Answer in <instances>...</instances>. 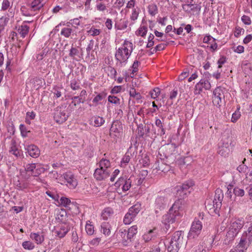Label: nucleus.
Listing matches in <instances>:
<instances>
[{
	"label": "nucleus",
	"mask_w": 252,
	"mask_h": 252,
	"mask_svg": "<svg viewBox=\"0 0 252 252\" xmlns=\"http://www.w3.org/2000/svg\"><path fill=\"white\" fill-rule=\"evenodd\" d=\"M133 51V44L128 41H125L122 46L116 50L115 57L116 65L119 67L125 66Z\"/></svg>",
	"instance_id": "f257e3e1"
},
{
	"label": "nucleus",
	"mask_w": 252,
	"mask_h": 252,
	"mask_svg": "<svg viewBox=\"0 0 252 252\" xmlns=\"http://www.w3.org/2000/svg\"><path fill=\"white\" fill-rule=\"evenodd\" d=\"M243 227V223L241 220H237L231 223L226 237L228 241L233 240Z\"/></svg>",
	"instance_id": "f03ea898"
},
{
	"label": "nucleus",
	"mask_w": 252,
	"mask_h": 252,
	"mask_svg": "<svg viewBox=\"0 0 252 252\" xmlns=\"http://www.w3.org/2000/svg\"><path fill=\"white\" fill-rule=\"evenodd\" d=\"M181 216L180 212L175 213L172 210H169L168 212L163 216L162 222L165 225L167 230L170 228V224L174 223L177 219Z\"/></svg>",
	"instance_id": "7ed1b4c3"
},
{
	"label": "nucleus",
	"mask_w": 252,
	"mask_h": 252,
	"mask_svg": "<svg viewBox=\"0 0 252 252\" xmlns=\"http://www.w3.org/2000/svg\"><path fill=\"white\" fill-rule=\"evenodd\" d=\"M176 151V147L172 144H167L160 148L158 151V158L164 160V158H168L172 156Z\"/></svg>",
	"instance_id": "20e7f679"
},
{
	"label": "nucleus",
	"mask_w": 252,
	"mask_h": 252,
	"mask_svg": "<svg viewBox=\"0 0 252 252\" xmlns=\"http://www.w3.org/2000/svg\"><path fill=\"white\" fill-rule=\"evenodd\" d=\"M240 242L244 247L248 248L252 243V221L250 223L247 230L245 231L241 237Z\"/></svg>",
	"instance_id": "39448f33"
},
{
	"label": "nucleus",
	"mask_w": 252,
	"mask_h": 252,
	"mask_svg": "<svg viewBox=\"0 0 252 252\" xmlns=\"http://www.w3.org/2000/svg\"><path fill=\"white\" fill-rule=\"evenodd\" d=\"M202 228L201 222L198 220H195L192 223L190 231L188 234V238H194L200 233Z\"/></svg>",
	"instance_id": "423d86ee"
},
{
	"label": "nucleus",
	"mask_w": 252,
	"mask_h": 252,
	"mask_svg": "<svg viewBox=\"0 0 252 252\" xmlns=\"http://www.w3.org/2000/svg\"><path fill=\"white\" fill-rule=\"evenodd\" d=\"M224 96L223 91L220 87H217L213 91V96L212 102L214 105L220 107L222 103V99H224Z\"/></svg>",
	"instance_id": "0eeeda50"
},
{
	"label": "nucleus",
	"mask_w": 252,
	"mask_h": 252,
	"mask_svg": "<svg viewBox=\"0 0 252 252\" xmlns=\"http://www.w3.org/2000/svg\"><path fill=\"white\" fill-rule=\"evenodd\" d=\"M230 144L231 140L228 138L226 140L223 139L221 145L219 147L218 154L222 157H225L228 156L230 152L229 147Z\"/></svg>",
	"instance_id": "6e6552de"
},
{
	"label": "nucleus",
	"mask_w": 252,
	"mask_h": 252,
	"mask_svg": "<svg viewBox=\"0 0 252 252\" xmlns=\"http://www.w3.org/2000/svg\"><path fill=\"white\" fill-rule=\"evenodd\" d=\"M122 124L120 121L118 120L115 121L113 122L111 127L110 129V135L116 137L121 136L123 132Z\"/></svg>",
	"instance_id": "1a4fd4ad"
},
{
	"label": "nucleus",
	"mask_w": 252,
	"mask_h": 252,
	"mask_svg": "<svg viewBox=\"0 0 252 252\" xmlns=\"http://www.w3.org/2000/svg\"><path fill=\"white\" fill-rule=\"evenodd\" d=\"M110 174L108 169H102L100 167L96 168L94 172V178L98 181H101L107 178Z\"/></svg>",
	"instance_id": "9d476101"
},
{
	"label": "nucleus",
	"mask_w": 252,
	"mask_h": 252,
	"mask_svg": "<svg viewBox=\"0 0 252 252\" xmlns=\"http://www.w3.org/2000/svg\"><path fill=\"white\" fill-rule=\"evenodd\" d=\"M68 116L66 113L65 110H62L61 108L58 109L54 116V119L59 124H62L65 122Z\"/></svg>",
	"instance_id": "9b49d317"
},
{
	"label": "nucleus",
	"mask_w": 252,
	"mask_h": 252,
	"mask_svg": "<svg viewBox=\"0 0 252 252\" xmlns=\"http://www.w3.org/2000/svg\"><path fill=\"white\" fill-rule=\"evenodd\" d=\"M194 184L193 182L191 180L186 182L178 189V193L181 197L187 195L188 193L190 192V191L188 190V189H189L190 187H192Z\"/></svg>",
	"instance_id": "f8f14e48"
},
{
	"label": "nucleus",
	"mask_w": 252,
	"mask_h": 252,
	"mask_svg": "<svg viewBox=\"0 0 252 252\" xmlns=\"http://www.w3.org/2000/svg\"><path fill=\"white\" fill-rule=\"evenodd\" d=\"M64 178L67 182L66 185L70 189H74L77 185V181L70 172L63 174Z\"/></svg>",
	"instance_id": "ddd939ff"
},
{
	"label": "nucleus",
	"mask_w": 252,
	"mask_h": 252,
	"mask_svg": "<svg viewBox=\"0 0 252 252\" xmlns=\"http://www.w3.org/2000/svg\"><path fill=\"white\" fill-rule=\"evenodd\" d=\"M223 198V193L222 190L219 189H217L213 200L214 207H215V210L220 207Z\"/></svg>",
	"instance_id": "4468645a"
},
{
	"label": "nucleus",
	"mask_w": 252,
	"mask_h": 252,
	"mask_svg": "<svg viewBox=\"0 0 252 252\" xmlns=\"http://www.w3.org/2000/svg\"><path fill=\"white\" fill-rule=\"evenodd\" d=\"M171 241L177 244V245H181L182 246L184 245L186 242L184 238V232L182 231L175 232L173 234Z\"/></svg>",
	"instance_id": "2eb2a0df"
},
{
	"label": "nucleus",
	"mask_w": 252,
	"mask_h": 252,
	"mask_svg": "<svg viewBox=\"0 0 252 252\" xmlns=\"http://www.w3.org/2000/svg\"><path fill=\"white\" fill-rule=\"evenodd\" d=\"M9 152L17 158H21L23 156L22 151L17 147L16 141L14 139L11 140V147Z\"/></svg>",
	"instance_id": "dca6fc26"
},
{
	"label": "nucleus",
	"mask_w": 252,
	"mask_h": 252,
	"mask_svg": "<svg viewBox=\"0 0 252 252\" xmlns=\"http://www.w3.org/2000/svg\"><path fill=\"white\" fill-rule=\"evenodd\" d=\"M29 155L32 158H36L40 155V150L38 148L34 145H30L25 148Z\"/></svg>",
	"instance_id": "f3484780"
},
{
	"label": "nucleus",
	"mask_w": 252,
	"mask_h": 252,
	"mask_svg": "<svg viewBox=\"0 0 252 252\" xmlns=\"http://www.w3.org/2000/svg\"><path fill=\"white\" fill-rule=\"evenodd\" d=\"M69 230L68 225L66 224H62L59 226L58 229H56L55 233L56 236L60 238H63Z\"/></svg>",
	"instance_id": "a211bd4d"
},
{
	"label": "nucleus",
	"mask_w": 252,
	"mask_h": 252,
	"mask_svg": "<svg viewBox=\"0 0 252 252\" xmlns=\"http://www.w3.org/2000/svg\"><path fill=\"white\" fill-rule=\"evenodd\" d=\"M155 165L156 169L164 173L168 171L170 169V166L167 163H164L163 160L160 159L157 161Z\"/></svg>",
	"instance_id": "6ab92c4d"
},
{
	"label": "nucleus",
	"mask_w": 252,
	"mask_h": 252,
	"mask_svg": "<svg viewBox=\"0 0 252 252\" xmlns=\"http://www.w3.org/2000/svg\"><path fill=\"white\" fill-rule=\"evenodd\" d=\"M184 203V201L183 199H179L174 202L170 210L174 211L175 213L176 212H180V211L183 210L184 209L183 207Z\"/></svg>",
	"instance_id": "aec40b11"
},
{
	"label": "nucleus",
	"mask_w": 252,
	"mask_h": 252,
	"mask_svg": "<svg viewBox=\"0 0 252 252\" xmlns=\"http://www.w3.org/2000/svg\"><path fill=\"white\" fill-rule=\"evenodd\" d=\"M140 209L141 205L139 204H136L129 209L127 213L128 214H129L130 216L132 218L134 219V218L140 212Z\"/></svg>",
	"instance_id": "412c9836"
},
{
	"label": "nucleus",
	"mask_w": 252,
	"mask_h": 252,
	"mask_svg": "<svg viewBox=\"0 0 252 252\" xmlns=\"http://www.w3.org/2000/svg\"><path fill=\"white\" fill-rule=\"evenodd\" d=\"M140 209L141 205L139 204H136L129 209L127 213L128 214H129L130 216L132 218L134 219V218L140 212Z\"/></svg>",
	"instance_id": "4be33fe9"
},
{
	"label": "nucleus",
	"mask_w": 252,
	"mask_h": 252,
	"mask_svg": "<svg viewBox=\"0 0 252 252\" xmlns=\"http://www.w3.org/2000/svg\"><path fill=\"white\" fill-rule=\"evenodd\" d=\"M165 205V200L164 197L158 196L156 199L155 207L156 209H159L161 210L164 209Z\"/></svg>",
	"instance_id": "5701e85b"
},
{
	"label": "nucleus",
	"mask_w": 252,
	"mask_h": 252,
	"mask_svg": "<svg viewBox=\"0 0 252 252\" xmlns=\"http://www.w3.org/2000/svg\"><path fill=\"white\" fill-rule=\"evenodd\" d=\"M101 232L105 236H109L111 233V225L108 222H103L101 224Z\"/></svg>",
	"instance_id": "b1692460"
},
{
	"label": "nucleus",
	"mask_w": 252,
	"mask_h": 252,
	"mask_svg": "<svg viewBox=\"0 0 252 252\" xmlns=\"http://www.w3.org/2000/svg\"><path fill=\"white\" fill-rule=\"evenodd\" d=\"M157 235V229L156 228H154L148 231L147 233L144 234L143 237L145 242H148L153 238L155 237Z\"/></svg>",
	"instance_id": "393cba45"
},
{
	"label": "nucleus",
	"mask_w": 252,
	"mask_h": 252,
	"mask_svg": "<svg viewBox=\"0 0 252 252\" xmlns=\"http://www.w3.org/2000/svg\"><path fill=\"white\" fill-rule=\"evenodd\" d=\"M127 235V231L125 229L124 231L121 233V237L122 238V243L124 246H128L131 242V238L130 237H126Z\"/></svg>",
	"instance_id": "a878e982"
},
{
	"label": "nucleus",
	"mask_w": 252,
	"mask_h": 252,
	"mask_svg": "<svg viewBox=\"0 0 252 252\" xmlns=\"http://www.w3.org/2000/svg\"><path fill=\"white\" fill-rule=\"evenodd\" d=\"M31 238L34 240L37 244H41L44 240V235L38 233H32Z\"/></svg>",
	"instance_id": "bb28decb"
},
{
	"label": "nucleus",
	"mask_w": 252,
	"mask_h": 252,
	"mask_svg": "<svg viewBox=\"0 0 252 252\" xmlns=\"http://www.w3.org/2000/svg\"><path fill=\"white\" fill-rule=\"evenodd\" d=\"M42 1L43 0H34L31 3V10H39L43 6Z\"/></svg>",
	"instance_id": "cd10ccee"
},
{
	"label": "nucleus",
	"mask_w": 252,
	"mask_h": 252,
	"mask_svg": "<svg viewBox=\"0 0 252 252\" xmlns=\"http://www.w3.org/2000/svg\"><path fill=\"white\" fill-rule=\"evenodd\" d=\"M193 0H187L186 3L189 6L190 10L199 12L201 9V6L198 4L193 3Z\"/></svg>",
	"instance_id": "c85d7f7f"
},
{
	"label": "nucleus",
	"mask_w": 252,
	"mask_h": 252,
	"mask_svg": "<svg viewBox=\"0 0 252 252\" xmlns=\"http://www.w3.org/2000/svg\"><path fill=\"white\" fill-rule=\"evenodd\" d=\"M59 202L61 205L66 208L68 207L70 208V206H75L69 198L65 197H62Z\"/></svg>",
	"instance_id": "c756f323"
},
{
	"label": "nucleus",
	"mask_w": 252,
	"mask_h": 252,
	"mask_svg": "<svg viewBox=\"0 0 252 252\" xmlns=\"http://www.w3.org/2000/svg\"><path fill=\"white\" fill-rule=\"evenodd\" d=\"M181 247V245H177V244L170 241V244L167 248V251L168 252H178Z\"/></svg>",
	"instance_id": "7c9ffc66"
},
{
	"label": "nucleus",
	"mask_w": 252,
	"mask_h": 252,
	"mask_svg": "<svg viewBox=\"0 0 252 252\" xmlns=\"http://www.w3.org/2000/svg\"><path fill=\"white\" fill-rule=\"evenodd\" d=\"M113 213V211L112 208L108 207L104 209L102 213L101 217L103 220H107Z\"/></svg>",
	"instance_id": "2f4dec72"
},
{
	"label": "nucleus",
	"mask_w": 252,
	"mask_h": 252,
	"mask_svg": "<svg viewBox=\"0 0 252 252\" xmlns=\"http://www.w3.org/2000/svg\"><path fill=\"white\" fill-rule=\"evenodd\" d=\"M156 126L159 127L160 129V130H158V135L162 136L165 134V129L163 128V124L161 122V121L159 119H156V122H155Z\"/></svg>",
	"instance_id": "473e14b6"
},
{
	"label": "nucleus",
	"mask_w": 252,
	"mask_h": 252,
	"mask_svg": "<svg viewBox=\"0 0 252 252\" xmlns=\"http://www.w3.org/2000/svg\"><path fill=\"white\" fill-rule=\"evenodd\" d=\"M29 27L26 25H21L18 29V32L23 38H24L26 36L29 32Z\"/></svg>",
	"instance_id": "72a5a7b5"
},
{
	"label": "nucleus",
	"mask_w": 252,
	"mask_h": 252,
	"mask_svg": "<svg viewBox=\"0 0 252 252\" xmlns=\"http://www.w3.org/2000/svg\"><path fill=\"white\" fill-rule=\"evenodd\" d=\"M73 33V30L70 28H63L62 29L61 35L64 36L66 38H69Z\"/></svg>",
	"instance_id": "f704fd0d"
},
{
	"label": "nucleus",
	"mask_w": 252,
	"mask_h": 252,
	"mask_svg": "<svg viewBox=\"0 0 252 252\" xmlns=\"http://www.w3.org/2000/svg\"><path fill=\"white\" fill-rule=\"evenodd\" d=\"M92 120H94V126H101L105 122V120L104 119L100 116H95L93 117Z\"/></svg>",
	"instance_id": "c9c22d12"
},
{
	"label": "nucleus",
	"mask_w": 252,
	"mask_h": 252,
	"mask_svg": "<svg viewBox=\"0 0 252 252\" xmlns=\"http://www.w3.org/2000/svg\"><path fill=\"white\" fill-rule=\"evenodd\" d=\"M99 167L104 169H108L110 166V162L108 159L102 158L99 161Z\"/></svg>",
	"instance_id": "e433bc0d"
},
{
	"label": "nucleus",
	"mask_w": 252,
	"mask_h": 252,
	"mask_svg": "<svg viewBox=\"0 0 252 252\" xmlns=\"http://www.w3.org/2000/svg\"><path fill=\"white\" fill-rule=\"evenodd\" d=\"M137 232V227L136 225H133L130 227L127 231V235L126 237H130L131 238L135 235Z\"/></svg>",
	"instance_id": "4c0bfd02"
},
{
	"label": "nucleus",
	"mask_w": 252,
	"mask_h": 252,
	"mask_svg": "<svg viewBox=\"0 0 252 252\" xmlns=\"http://www.w3.org/2000/svg\"><path fill=\"white\" fill-rule=\"evenodd\" d=\"M248 248L247 247H244V245L241 244V242H239L238 244L233 249H232L234 252H246V250Z\"/></svg>",
	"instance_id": "58836bf2"
},
{
	"label": "nucleus",
	"mask_w": 252,
	"mask_h": 252,
	"mask_svg": "<svg viewBox=\"0 0 252 252\" xmlns=\"http://www.w3.org/2000/svg\"><path fill=\"white\" fill-rule=\"evenodd\" d=\"M129 94L131 97H133L136 100H139L141 99L142 96L140 93H137L134 88H132L129 92Z\"/></svg>",
	"instance_id": "ea45409f"
},
{
	"label": "nucleus",
	"mask_w": 252,
	"mask_h": 252,
	"mask_svg": "<svg viewBox=\"0 0 252 252\" xmlns=\"http://www.w3.org/2000/svg\"><path fill=\"white\" fill-rule=\"evenodd\" d=\"M19 128L22 136L23 137L28 136V134L30 132V131L27 130L26 126L23 124H21Z\"/></svg>",
	"instance_id": "a19ab883"
},
{
	"label": "nucleus",
	"mask_w": 252,
	"mask_h": 252,
	"mask_svg": "<svg viewBox=\"0 0 252 252\" xmlns=\"http://www.w3.org/2000/svg\"><path fill=\"white\" fill-rule=\"evenodd\" d=\"M15 186L17 189L22 190L27 188L28 184L24 182H20L19 181H18L15 184Z\"/></svg>",
	"instance_id": "79ce46f5"
},
{
	"label": "nucleus",
	"mask_w": 252,
	"mask_h": 252,
	"mask_svg": "<svg viewBox=\"0 0 252 252\" xmlns=\"http://www.w3.org/2000/svg\"><path fill=\"white\" fill-rule=\"evenodd\" d=\"M203 83L202 81H199L195 86L194 94H200L202 91Z\"/></svg>",
	"instance_id": "37998d69"
},
{
	"label": "nucleus",
	"mask_w": 252,
	"mask_h": 252,
	"mask_svg": "<svg viewBox=\"0 0 252 252\" xmlns=\"http://www.w3.org/2000/svg\"><path fill=\"white\" fill-rule=\"evenodd\" d=\"M106 96V94L104 93H99L93 99V102L97 103L98 101L104 99Z\"/></svg>",
	"instance_id": "c03bdc74"
},
{
	"label": "nucleus",
	"mask_w": 252,
	"mask_h": 252,
	"mask_svg": "<svg viewBox=\"0 0 252 252\" xmlns=\"http://www.w3.org/2000/svg\"><path fill=\"white\" fill-rule=\"evenodd\" d=\"M233 193L235 196L242 197L245 194V191L244 189H240L238 187H235L233 189Z\"/></svg>",
	"instance_id": "a18cd8bd"
},
{
	"label": "nucleus",
	"mask_w": 252,
	"mask_h": 252,
	"mask_svg": "<svg viewBox=\"0 0 252 252\" xmlns=\"http://www.w3.org/2000/svg\"><path fill=\"white\" fill-rule=\"evenodd\" d=\"M131 185V181L130 179H127L126 181L124 182L123 186L122 187V189L123 191H127Z\"/></svg>",
	"instance_id": "49530a36"
},
{
	"label": "nucleus",
	"mask_w": 252,
	"mask_h": 252,
	"mask_svg": "<svg viewBox=\"0 0 252 252\" xmlns=\"http://www.w3.org/2000/svg\"><path fill=\"white\" fill-rule=\"evenodd\" d=\"M22 246L25 249L28 250H32L34 247V244L30 241L24 242L22 243Z\"/></svg>",
	"instance_id": "de8ad7c7"
},
{
	"label": "nucleus",
	"mask_w": 252,
	"mask_h": 252,
	"mask_svg": "<svg viewBox=\"0 0 252 252\" xmlns=\"http://www.w3.org/2000/svg\"><path fill=\"white\" fill-rule=\"evenodd\" d=\"M36 165L35 163H29L27 164L25 167V170L27 172H31L32 174L34 172V170L36 168Z\"/></svg>",
	"instance_id": "09e8293b"
},
{
	"label": "nucleus",
	"mask_w": 252,
	"mask_h": 252,
	"mask_svg": "<svg viewBox=\"0 0 252 252\" xmlns=\"http://www.w3.org/2000/svg\"><path fill=\"white\" fill-rule=\"evenodd\" d=\"M72 103H73L74 106L79 104L80 103H84V101L82 100V98L79 96H75L73 97L72 98Z\"/></svg>",
	"instance_id": "8fccbe9b"
},
{
	"label": "nucleus",
	"mask_w": 252,
	"mask_h": 252,
	"mask_svg": "<svg viewBox=\"0 0 252 252\" xmlns=\"http://www.w3.org/2000/svg\"><path fill=\"white\" fill-rule=\"evenodd\" d=\"M160 94V90L158 88H155L152 91L150 92V95L152 98H156Z\"/></svg>",
	"instance_id": "3c124183"
},
{
	"label": "nucleus",
	"mask_w": 252,
	"mask_h": 252,
	"mask_svg": "<svg viewBox=\"0 0 252 252\" xmlns=\"http://www.w3.org/2000/svg\"><path fill=\"white\" fill-rule=\"evenodd\" d=\"M88 32L91 35L94 36L100 34V30L99 29H95L94 28H91V29L88 31Z\"/></svg>",
	"instance_id": "603ef678"
},
{
	"label": "nucleus",
	"mask_w": 252,
	"mask_h": 252,
	"mask_svg": "<svg viewBox=\"0 0 252 252\" xmlns=\"http://www.w3.org/2000/svg\"><path fill=\"white\" fill-rule=\"evenodd\" d=\"M158 12V8L156 5H152L149 6V12L152 16H154Z\"/></svg>",
	"instance_id": "864d4df0"
},
{
	"label": "nucleus",
	"mask_w": 252,
	"mask_h": 252,
	"mask_svg": "<svg viewBox=\"0 0 252 252\" xmlns=\"http://www.w3.org/2000/svg\"><path fill=\"white\" fill-rule=\"evenodd\" d=\"M86 231L89 235H92L94 232V227L93 225L87 223L86 225Z\"/></svg>",
	"instance_id": "5fc2aeb1"
},
{
	"label": "nucleus",
	"mask_w": 252,
	"mask_h": 252,
	"mask_svg": "<svg viewBox=\"0 0 252 252\" xmlns=\"http://www.w3.org/2000/svg\"><path fill=\"white\" fill-rule=\"evenodd\" d=\"M35 171L33 174H32V176L37 177L39 176L41 173H43L45 171V169L42 167H38V166H36L35 169Z\"/></svg>",
	"instance_id": "6e6d98bb"
},
{
	"label": "nucleus",
	"mask_w": 252,
	"mask_h": 252,
	"mask_svg": "<svg viewBox=\"0 0 252 252\" xmlns=\"http://www.w3.org/2000/svg\"><path fill=\"white\" fill-rule=\"evenodd\" d=\"M241 114L239 111V109L237 111H235L232 116L231 118V122L233 123H235L240 117Z\"/></svg>",
	"instance_id": "4d7b16f0"
},
{
	"label": "nucleus",
	"mask_w": 252,
	"mask_h": 252,
	"mask_svg": "<svg viewBox=\"0 0 252 252\" xmlns=\"http://www.w3.org/2000/svg\"><path fill=\"white\" fill-rule=\"evenodd\" d=\"M9 20L8 18L6 17H2L0 18V28L3 29L4 26L7 24Z\"/></svg>",
	"instance_id": "13d9d810"
},
{
	"label": "nucleus",
	"mask_w": 252,
	"mask_h": 252,
	"mask_svg": "<svg viewBox=\"0 0 252 252\" xmlns=\"http://www.w3.org/2000/svg\"><path fill=\"white\" fill-rule=\"evenodd\" d=\"M133 220V219L130 216L129 214L126 213L124 218V222L126 224H130Z\"/></svg>",
	"instance_id": "bf43d9fd"
},
{
	"label": "nucleus",
	"mask_w": 252,
	"mask_h": 252,
	"mask_svg": "<svg viewBox=\"0 0 252 252\" xmlns=\"http://www.w3.org/2000/svg\"><path fill=\"white\" fill-rule=\"evenodd\" d=\"M108 100L109 102L114 104H118L120 102V99L115 96L109 95Z\"/></svg>",
	"instance_id": "052dcab7"
},
{
	"label": "nucleus",
	"mask_w": 252,
	"mask_h": 252,
	"mask_svg": "<svg viewBox=\"0 0 252 252\" xmlns=\"http://www.w3.org/2000/svg\"><path fill=\"white\" fill-rule=\"evenodd\" d=\"M147 32V28L145 26H143L140 28L138 30V34L141 36H144Z\"/></svg>",
	"instance_id": "680f3d73"
},
{
	"label": "nucleus",
	"mask_w": 252,
	"mask_h": 252,
	"mask_svg": "<svg viewBox=\"0 0 252 252\" xmlns=\"http://www.w3.org/2000/svg\"><path fill=\"white\" fill-rule=\"evenodd\" d=\"M96 9L99 11H104L106 9V5L101 2H97L96 5Z\"/></svg>",
	"instance_id": "e2e57ef3"
},
{
	"label": "nucleus",
	"mask_w": 252,
	"mask_h": 252,
	"mask_svg": "<svg viewBox=\"0 0 252 252\" xmlns=\"http://www.w3.org/2000/svg\"><path fill=\"white\" fill-rule=\"evenodd\" d=\"M242 21L245 25H249L251 24V18L247 15H244L242 17Z\"/></svg>",
	"instance_id": "0e129e2a"
},
{
	"label": "nucleus",
	"mask_w": 252,
	"mask_h": 252,
	"mask_svg": "<svg viewBox=\"0 0 252 252\" xmlns=\"http://www.w3.org/2000/svg\"><path fill=\"white\" fill-rule=\"evenodd\" d=\"M79 53L78 50L74 47H71L69 51V55L72 58H74L76 55Z\"/></svg>",
	"instance_id": "69168bd1"
},
{
	"label": "nucleus",
	"mask_w": 252,
	"mask_h": 252,
	"mask_svg": "<svg viewBox=\"0 0 252 252\" xmlns=\"http://www.w3.org/2000/svg\"><path fill=\"white\" fill-rule=\"evenodd\" d=\"M126 178L125 179L124 177H121L119 179V180L115 183V186L116 187H120V186H123L125 181L126 180Z\"/></svg>",
	"instance_id": "338daca9"
},
{
	"label": "nucleus",
	"mask_w": 252,
	"mask_h": 252,
	"mask_svg": "<svg viewBox=\"0 0 252 252\" xmlns=\"http://www.w3.org/2000/svg\"><path fill=\"white\" fill-rule=\"evenodd\" d=\"M190 160V158L189 157L184 158L183 159H181L180 161V164L181 165H189V161Z\"/></svg>",
	"instance_id": "774afa93"
}]
</instances>
